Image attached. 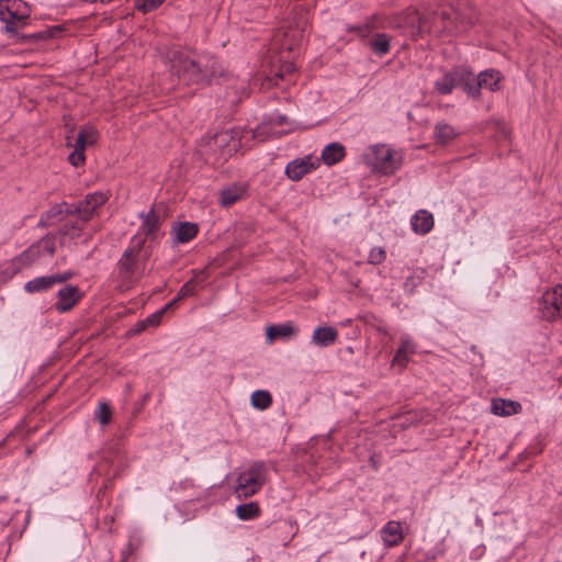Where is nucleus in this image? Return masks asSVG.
Masks as SVG:
<instances>
[{"label": "nucleus", "mask_w": 562, "mask_h": 562, "mask_svg": "<svg viewBox=\"0 0 562 562\" xmlns=\"http://www.w3.org/2000/svg\"><path fill=\"white\" fill-rule=\"evenodd\" d=\"M38 246V249H41V252L43 250L47 251L49 255L55 254V239L52 236H45L40 241L35 244Z\"/></svg>", "instance_id": "nucleus-37"}, {"label": "nucleus", "mask_w": 562, "mask_h": 562, "mask_svg": "<svg viewBox=\"0 0 562 562\" xmlns=\"http://www.w3.org/2000/svg\"><path fill=\"white\" fill-rule=\"evenodd\" d=\"M458 85H462L464 90L472 97L479 95L476 87V78L474 74L465 67H457L453 69Z\"/></svg>", "instance_id": "nucleus-11"}, {"label": "nucleus", "mask_w": 562, "mask_h": 562, "mask_svg": "<svg viewBox=\"0 0 562 562\" xmlns=\"http://www.w3.org/2000/svg\"><path fill=\"white\" fill-rule=\"evenodd\" d=\"M164 1L165 0H136L135 7L137 10L146 13L157 9L160 4L164 3Z\"/></svg>", "instance_id": "nucleus-34"}, {"label": "nucleus", "mask_w": 562, "mask_h": 562, "mask_svg": "<svg viewBox=\"0 0 562 562\" xmlns=\"http://www.w3.org/2000/svg\"><path fill=\"white\" fill-rule=\"evenodd\" d=\"M81 231H82V225H79L78 223H74V224L65 223L59 228V233L61 235L70 236L71 238L78 237Z\"/></svg>", "instance_id": "nucleus-35"}, {"label": "nucleus", "mask_w": 562, "mask_h": 562, "mask_svg": "<svg viewBox=\"0 0 562 562\" xmlns=\"http://www.w3.org/2000/svg\"><path fill=\"white\" fill-rule=\"evenodd\" d=\"M245 195V188L233 186L221 191V204L231 206Z\"/></svg>", "instance_id": "nucleus-22"}, {"label": "nucleus", "mask_w": 562, "mask_h": 562, "mask_svg": "<svg viewBox=\"0 0 562 562\" xmlns=\"http://www.w3.org/2000/svg\"><path fill=\"white\" fill-rule=\"evenodd\" d=\"M419 281H420V277H409V278H407L405 283H404L405 290H407L408 292L412 293L417 288Z\"/></svg>", "instance_id": "nucleus-41"}, {"label": "nucleus", "mask_w": 562, "mask_h": 562, "mask_svg": "<svg viewBox=\"0 0 562 562\" xmlns=\"http://www.w3.org/2000/svg\"><path fill=\"white\" fill-rule=\"evenodd\" d=\"M162 315H164V311H159V312L153 314L151 316L147 317L145 319L147 326L148 325H150V326L158 325L160 323V321H161Z\"/></svg>", "instance_id": "nucleus-42"}, {"label": "nucleus", "mask_w": 562, "mask_h": 562, "mask_svg": "<svg viewBox=\"0 0 562 562\" xmlns=\"http://www.w3.org/2000/svg\"><path fill=\"white\" fill-rule=\"evenodd\" d=\"M432 226L434 217L429 212L425 210L418 211L412 217V227L416 233L426 234L432 228Z\"/></svg>", "instance_id": "nucleus-15"}, {"label": "nucleus", "mask_w": 562, "mask_h": 562, "mask_svg": "<svg viewBox=\"0 0 562 562\" xmlns=\"http://www.w3.org/2000/svg\"><path fill=\"white\" fill-rule=\"evenodd\" d=\"M68 160L74 167L83 165L86 160L85 150L74 147V150L69 154Z\"/></svg>", "instance_id": "nucleus-38"}, {"label": "nucleus", "mask_w": 562, "mask_h": 562, "mask_svg": "<svg viewBox=\"0 0 562 562\" xmlns=\"http://www.w3.org/2000/svg\"><path fill=\"white\" fill-rule=\"evenodd\" d=\"M346 155L345 147L339 143H331L327 145L322 151V160L327 166H333L339 162Z\"/></svg>", "instance_id": "nucleus-14"}, {"label": "nucleus", "mask_w": 562, "mask_h": 562, "mask_svg": "<svg viewBox=\"0 0 562 562\" xmlns=\"http://www.w3.org/2000/svg\"><path fill=\"white\" fill-rule=\"evenodd\" d=\"M12 3L10 1L0 0V20L7 21L11 14Z\"/></svg>", "instance_id": "nucleus-40"}, {"label": "nucleus", "mask_w": 562, "mask_h": 562, "mask_svg": "<svg viewBox=\"0 0 562 562\" xmlns=\"http://www.w3.org/2000/svg\"><path fill=\"white\" fill-rule=\"evenodd\" d=\"M391 38L384 33L374 34L369 41L368 46L376 55H385L390 52Z\"/></svg>", "instance_id": "nucleus-19"}, {"label": "nucleus", "mask_w": 562, "mask_h": 562, "mask_svg": "<svg viewBox=\"0 0 562 562\" xmlns=\"http://www.w3.org/2000/svg\"><path fill=\"white\" fill-rule=\"evenodd\" d=\"M296 333V328L291 323L272 325L267 328V337L269 340L278 338H288Z\"/></svg>", "instance_id": "nucleus-21"}, {"label": "nucleus", "mask_w": 562, "mask_h": 562, "mask_svg": "<svg viewBox=\"0 0 562 562\" xmlns=\"http://www.w3.org/2000/svg\"><path fill=\"white\" fill-rule=\"evenodd\" d=\"M48 36L49 35L46 32H42V33L29 35L27 38H31V40H44V38H47Z\"/></svg>", "instance_id": "nucleus-44"}, {"label": "nucleus", "mask_w": 562, "mask_h": 562, "mask_svg": "<svg viewBox=\"0 0 562 562\" xmlns=\"http://www.w3.org/2000/svg\"><path fill=\"white\" fill-rule=\"evenodd\" d=\"M267 481V467L263 462L252 463L241 472L234 487L238 498H248L258 493Z\"/></svg>", "instance_id": "nucleus-3"}, {"label": "nucleus", "mask_w": 562, "mask_h": 562, "mask_svg": "<svg viewBox=\"0 0 562 562\" xmlns=\"http://www.w3.org/2000/svg\"><path fill=\"white\" fill-rule=\"evenodd\" d=\"M382 539L387 547L400 544L404 539L402 525L397 521H389L382 529Z\"/></svg>", "instance_id": "nucleus-12"}, {"label": "nucleus", "mask_w": 562, "mask_h": 562, "mask_svg": "<svg viewBox=\"0 0 562 562\" xmlns=\"http://www.w3.org/2000/svg\"><path fill=\"white\" fill-rule=\"evenodd\" d=\"M295 71V67L292 63H284L280 70L272 78H268L267 82L271 86H278L279 79H283L285 76L292 75Z\"/></svg>", "instance_id": "nucleus-32"}, {"label": "nucleus", "mask_w": 562, "mask_h": 562, "mask_svg": "<svg viewBox=\"0 0 562 562\" xmlns=\"http://www.w3.org/2000/svg\"><path fill=\"white\" fill-rule=\"evenodd\" d=\"M338 338V331L334 327H318L313 334V341L318 346H328Z\"/></svg>", "instance_id": "nucleus-18"}, {"label": "nucleus", "mask_w": 562, "mask_h": 562, "mask_svg": "<svg viewBox=\"0 0 562 562\" xmlns=\"http://www.w3.org/2000/svg\"><path fill=\"white\" fill-rule=\"evenodd\" d=\"M112 416L111 408L106 403H100L98 408V418L102 425H106Z\"/></svg>", "instance_id": "nucleus-39"}, {"label": "nucleus", "mask_w": 562, "mask_h": 562, "mask_svg": "<svg viewBox=\"0 0 562 562\" xmlns=\"http://www.w3.org/2000/svg\"><path fill=\"white\" fill-rule=\"evenodd\" d=\"M239 140L234 131H221L207 142L211 149L220 151L222 155H231L237 150Z\"/></svg>", "instance_id": "nucleus-7"}, {"label": "nucleus", "mask_w": 562, "mask_h": 562, "mask_svg": "<svg viewBox=\"0 0 562 562\" xmlns=\"http://www.w3.org/2000/svg\"><path fill=\"white\" fill-rule=\"evenodd\" d=\"M38 257H41V249H38V246L35 244L32 245L30 248H27L24 252H22L16 261L21 266H30L32 262H34Z\"/></svg>", "instance_id": "nucleus-30"}, {"label": "nucleus", "mask_w": 562, "mask_h": 562, "mask_svg": "<svg viewBox=\"0 0 562 562\" xmlns=\"http://www.w3.org/2000/svg\"><path fill=\"white\" fill-rule=\"evenodd\" d=\"M171 71L184 85L207 82L214 75L210 59L183 52L172 55Z\"/></svg>", "instance_id": "nucleus-1"}, {"label": "nucleus", "mask_w": 562, "mask_h": 562, "mask_svg": "<svg viewBox=\"0 0 562 562\" xmlns=\"http://www.w3.org/2000/svg\"><path fill=\"white\" fill-rule=\"evenodd\" d=\"M272 403V397L268 391L259 390L251 394V405L258 409H266Z\"/></svg>", "instance_id": "nucleus-27"}, {"label": "nucleus", "mask_w": 562, "mask_h": 562, "mask_svg": "<svg viewBox=\"0 0 562 562\" xmlns=\"http://www.w3.org/2000/svg\"><path fill=\"white\" fill-rule=\"evenodd\" d=\"M457 135H458V133L456 132L454 127L449 124L440 123V124L436 125V128H435L436 142L441 145H446L447 143H449L450 140L456 138Z\"/></svg>", "instance_id": "nucleus-24"}, {"label": "nucleus", "mask_w": 562, "mask_h": 562, "mask_svg": "<svg viewBox=\"0 0 562 562\" xmlns=\"http://www.w3.org/2000/svg\"><path fill=\"white\" fill-rule=\"evenodd\" d=\"M236 514L243 520L252 519L259 516L260 507L256 502L241 504L236 507Z\"/></svg>", "instance_id": "nucleus-26"}, {"label": "nucleus", "mask_w": 562, "mask_h": 562, "mask_svg": "<svg viewBox=\"0 0 562 562\" xmlns=\"http://www.w3.org/2000/svg\"><path fill=\"white\" fill-rule=\"evenodd\" d=\"M180 300H177V297L175 300H172L171 302H169L161 311H164V313L171 308L172 306H175Z\"/></svg>", "instance_id": "nucleus-46"}, {"label": "nucleus", "mask_w": 562, "mask_h": 562, "mask_svg": "<svg viewBox=\"0 0 562 562\" xmlns=\"http://www.w3.org/2000/svg\"><path fill=\"white\" fill-rule=\"evenodd\" d=\"M108 196L101 192H93L86 195L85 200L77 204L61 203L57 204L48 213V217L77 216L81 222L86 223L91 220L97 210L102 206Z\"/></svg>", "instance_id": "nucleus-2"}, {"label": "nucleus", "mask_w": 562, "mask_h": 562, "mask_svg": "<svg viewBox=\"0 0 562 562\" xmlns=\"http://www.w3.org/2000/svg\"><path fill=\"white\" fill-rule=\"evenodd\" d=\"M368 161L375 170L390 175L401 166L402 156L386 145H375L368 154Z\"/></svg>", "instance_id": "nucleus-4"}, {"label": "nucleus", "mask_w": 562, "mask_h": 562, "mask_svg": "<svg viewBox=\"0 0 562 562\" xmlns=\"http://www.w3.org/2000/svg\"><path fill=\"white\" fill-rule=\"evenodd\" d=\"M541 317L548 322L562 318V284L546 291L539 302Z\"/></svg>", "instance_id": "nucleus-5"}, {"label": "nucleus", "mask_w": 562, "mask_h": 562, "mask_svg": "<svg viewBox=\"0 0 562 562\" xmlns=\"http://www.w3.org/2000/svg\"><path fill=\"white\" fill-rule=\"evenodd\" d=\"M499 79H501V77L497 71L485 70L477 75L476 87L479 88V90L481 88H488L491 90H496Z\"/></svg>", "instance_id": "nucleus-23"}, {"label": "nucleus", "mask_w": 562, "mask_h": 562, "mask_svg": "<svg viewBox=\"0 0 562 562\" xmlns=\"http://www.w3.org/2000/svg\"><path fill=\"white\" fill-rule=\"evenodd\" d=\"M38 257H41V249H38V246L35 244L32 245L30 248H27L24 252H22L16 261L21 266H30L32 262H34Z\"/></svg>", "instance_id": "nucleus-29"}, {"label": "nucleus", "mask_w": 562, "mask_h": 562, "mask_svg": "<svg viewBox=\"0 0 562 562\" xmlns=\"http://www.w3.org/2000/svg\"><path fill=\"white\" fill-rule=\"evenodd\" d=\"M457 86H458V81H457L454 71L452 70L450 72L445 74L441 79L436 81L435 89L440 94H449L452 92V90Z\"/></svg>", "instance_id": "nucleus-25"}, {"label": "nucleus", "mask_w": 562, "mask_h": 562, "mask_svg": "<svg viewBox=\"0 0 562 562\" xmlns=\"http://www.w3.org/2000/svg\"><path fill=\"white\" fill-rule=\"evenodd\" d=\"M5 23V26H4V30L7 33H10V34H16L18 33V26H16V23H14L13 20H7V21H3Z\"/></svg>", "instance_id": "nucleus-43"}, {"label": "nucleus", "mask_w": 562, "mask_h": 562, "mask_svg": "<svg viewBox=\"0 0 562 562\" xmlns=\"http://www.w3.org/2000/svg\"><path fill=\"white\" fill-rule=\"evenodd\" d=\"M56 308L59 312H67L72 308L81 299V293L76 285H66L57 293Z\"/></svg>", "instance_id": "nucleus-10"}, {"label": "nucleus", "mask_w": 562, "mask_h": 562, "mask_svg": "<svg viewBox=\"0 0 562 562\" xmlns=\"http://www.w3.org/2000/svg\"><path fill=\"white\" fill-rule=\"evenodd\" d=\"M146 327H147V324H146V322H145V321L138 322V323L135 325L134 333H140V331H143Z\"/></svg>", "instance_id": "nucleus-45"}, {"label": "nucleus", "mask_w": 562, "mask_h": 562, "mask_svg": "<svg viewBox=\"0 0 562 562\" xmlns=\"http://www.w3.org/2000/svg\"><path fill=\"white\" fill-rule=\"evenodd\" d=\"M11 14L8 20H13L14 23L24 21L30 15V10L24 2H12Z\"/></svg>", "instance_id": "nucleus-28"}, {"label": "nucleus", "mask_w": 562, "mask_h": 562, "mask_svg": "<svg viewBox=\"0 0 562 562\" xmlns=\"http://www.w3.org/2000/svg\"><path fill=\"white\" fill-rule=\"evenodd\" d=\"M386 258V254L383 247H375L371 249L368 261L371 265H380Z\"/></svg>", "instance_id": "nucleus-36"}, {"label": "nucleus", "mask_w": 562, "mask_h": 562, "mask_svg": "<svg viewBox=\"0 0 562 562\" xmlns=\"http://www.w3.org/2000/svg\"><path fill=\"white\" fill-rule=\"evenodd\" d=\"M98 139V132L92 126H85L82 127L72 147H77L79 149L86 150V147L89 145H93ZM67 146H71V144L68 142Z\"/></svg>", "instance_id": "nucleus-17"}, {"label": "nucleus", "mask_w": 562, "mask_h": 562, "mask_svg": "<svg viewBox=\"0 0 562 562\" xmlns=\"http://www.w3.org/2000/svg\"><path fill=\"white\" fill-rule=\"evenodd\" d=\"M74 273L66 271L47 277H38L25 283L24 289L29 293L40 292L52 288L56 283H64L69 280Z\"/></svg>", "instance_id": "nucleus-9"}, {"label": "nucleus", "mask_w": 562, "mask_h": 562, "mask_svg": "<svg viewBox=\"0 0 562 562\" xmlns=\"http://www.w3.org/2000/svg\"><path fill=\"white\" fill-rule=\"evenodd\" d=\"M144 243V239H134L133 244L123 252L117 263L119 271L123 277H131L135 272Z\"/></svg>", "instance_id": "nucleus-6"}, {"label": "nucleus", "mask_w": 562, "mask_h": 562, "mask_svg": "<svg viewBox=\"0 0 562 562\" xmlns=\"http://www.w3.org/2000/svg\"><path fill=\"white\" fill-rule=\"evenodd\" d=\"M519 402L504 398H494L492 401V413L497 416H510L520 413Z\"/></svg>", "instance_id": "nucleus-13"}, {"label": "nucleus", "mask_w": 562, "mask_h": 562, "mask_svg": "<svg viewBox=\"0 0 562 562\" xmlns=\"http://www.w3.org/2000/svg\"><path fill=\"white\" fill-rule=\"evenodd\" d=\"M412 351V346L407 341H404L393 358V364L398 366L400 368H404L408 360L407 355Z\"/></svg>", "instance_id": "nucleus-31"}, {"label": "nucleus", "mask_w": 562, "mask_h": 562, "mask_svg": "<svg viewBox=\"0 0 562 562\" xmlns=\"http://www.w3.org/2000/svg\"><path fill=\"white\" fill-rule=\"evenodd\" d=\"M199 232V227L194 223L184 222L173 226L176 241L184 244L193 239Z\"/></svg>", "instance_id": "nucleus-16"}, {"label": "nucleus", "mask_w": 562, "mask_h": 562, "mask_svg": "<svg viewBox=\"0 0 562 562\" xmlns=\"http://www.w3.org/2000/svg\"><path fill=\"white\" fill-rule=\"evenodd\" d=\"M198 279L196 277L190 279L188 282H186L180 291L178 292L177 300H182L184 297H188L190 295H193L195 292V288L198 285Z\"/></svg>", "instance_id": "nucleus-33"}, {"label": "nucleus", "mask_w": 562, "mask_h": 562, "mask_svg": "<svg viewBox=\"0 0 562 562\" xmlns=\"http://www.w3.org/2000/svg\"><path fill=\"white\" fill-rule=\"evenodd\" d=\"M143 217V224H142V232L145 235H155L159 228H160V216L157 214L154 207L150 209V211L142 215Z\"/></svg>", "instance_id": "nucleus-20"}, {"label": "nucleus", "mask_w": 562, "mask_h": 562, "mask_svg": "<svg viewBox=\"0 0 562 562\" xmlns=\"http://www.w3.org/2000/svg\"><path fill=\"white\" fill-rule=\"evenodd\" d=\"M318 167H319L318 159L313 158L312 156H305V157L297 158V159H294L293 161L289 162L285 168V173L291 180L299 181L305 175L317 169Z\"/></svg>", "instance_id": "nucleus-8"}]
</instances>
